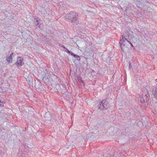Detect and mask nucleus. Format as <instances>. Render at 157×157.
Here are the masks:
<instances>
[{
    "mask_svg": "<svg viewBox=\"0 0 157 157\" xmlns=\"http://www.w3.org/2000/svg\"><path fill=\"white\" fill-rule=\"evenodd\" d=\"M78 14L75 12L72 11L67 14L65 17V19L70 20L71 22L77 25L79 23Z\"/></svg>",
    "mask_w": 157,
    "mask_h": 157,
    "instance_id": "f257e3e1",
    "label": "nucleus"
},
{
    "mask_svg": "<svg viewBox=\"0 0 157 157\" xmlns=\"http://www.w3.org/2000/svg\"><path fill=\"white\" fill-rule=\"evenodd\" d=\"M133 33V32L130 30V28H127V29L125 30L124 32V36H123V37L127 40L128 41H130V38H132V35Z\"/></svg>",
    "mask_w": 157,
    "mask_h": 157,
    "instance_id": "f03ea898",
    "label": "nucleus"
},
{
    "mask_svg": "<svg viewBox=\"0 0 157 157\" xmlns=\"http://www.w3.org/2000/svg\"><path fill=\"white\" fill-rule=\"evenodd\" d=\"M122 38L121 37V40L120 42V44L121 46V48L123 51L124 50V47H127L128 45V44H129V42H130V41H128L127 40H126L124 37H123V36H121Z\"/></svg>",
    "mask_w": 157,
    "mask_h": 157,
    "instance_id": "7ed1b4c3",
    "label": "nucleus"
},
{
    "mask_svg": "<svg viewBox=\"0 0 157 157\" xmlns=\"http://www.w3.org/2000/svg\"><path fill=\"white\" fill-rule=\"evenodd\" d=\"M107 102L105 100H103L99 105V109H100L103 110L107 108L108 106L107 105Z\"/></svg>",
    "mask_w": 157,
    "mask_h": 157,
    "instance_id": "20e7f679",
    "label": "nucleus"
},
{
    "mask_svg": "<svg viewBox=\"0 0 157 157\" xmlns=\"http://www.w3.org/2000/svg\"><path fill=\"white\" fill-rule=\"evenodd\" d=\"M23 61V58L18 56L17 61L14 64L16 65L17 67H18L19 65L21 66L24 64V63Z\"/></svg>",
    "mask_w": 157,
    "mask_h": 157,
    "instance_id": "39448f33",
    "label": "nucleus"
},
{
    "mask_svg": "<svg viewBox=\"0 0 157 157\" xmlns=\"http://www.w3.org/2000/svg\"><path fill=\"white\" fill-rule=\"evenodd\" d=\"M142 95H143V98H144L146 103H147V102L149 100L150 98L149 94L148 93L147 91V90L146 91L144 90V92H143Z\"/></svg>",
    "mask_w": 157,
    "mask_h": 157,
    "instance_id": "423d86ee",
    "label": "nucleus"
},
{
    "mask_svg": "<svg viewBox=\"0 0 157 157\" xmlns=\"http://www.w3.org/2000/svg\"><path fill=\"white\" fill-rule=\"evenodd\" d=\"M13 53H11L10 56L8 58H7L6 60L7 61L8 63H11L12 62L13 59L12 58V56L13 55Z\"/></svg>",
    "mask_w": 157,
    "mask_h": 157,
    "instance_id": "0eeeda50",
    "label": "nucleus"
},
{
    "mask_svg": "<svg viewBox=\"0 0 157 157\" xmlns=\"http://www.w3.org/2000/svg\"><path fill=\"white\" fill-rule=\"evenodd\" d=\"M152 93L154 97L157 99V88L153 89Z\"/></svg>",
    "mask_w": 157,
    "mask_h": 157,
    "instance_id": "6e6552de",
    "label": "nucleus"
},
{
    "mask_svg": "<svg viewBox=\"0 0 157 157\" xmlns=\"http://www.w3.org/2000/svg\"><path fill=\"white\" fill-rule=\"evenodd\" d=\"M64 49V50L68 53L70 54L71 55L73 56L74 53L71 51H69L68 49H67L63 45L61 46Z\"/></svg>",
    "mask_w": 157,
    "mask_h": 157,
    "instance_id": "1a4fd4ad",
    "label": "nucleus"
},
{
    "mask_svg": "<svg viewBox=\"0 0 157 157\" xmlns=\"http://www.w3.org/2000/svg\"><path fill=\"white\" fill-rule=\"evenodd\" d=\"M34 22H35V25L36 26H38L39 28L40 27V25L41 24L39 25V22L38 20L37 19L35 18L34 20Z\"/></svg>",
    "mask_w": 157,
    "mask_h": 157,
    "instance_id": "9d476101",
    "label": "nucleus"
},
{
    "mask_svg": "<svg viewBox=\"0 0 157 157\" xmlns=\"http://www.w3.org/2000/svg\"><path fill=\"white\" fill-rule=\"evenodd\" d=\"M140 102L141 103H145L146 101H145V99H144V98H143V97H140Z\"/></svg>",
    "mask_w": 157,
    "mask_h": 157,
    "instance_id": "9b49d317",
    "label": "nucleus"
},
{
    "mask_svg": "<svg viewBox=\"0 0 157 157\" xmlns=\"http://www.w3.org/2000/svg\"><path fill=\"white\" fill-rule=\"evenodd\" d=\"M75 58H76L78 60V61H79L80 59V57L78 56V55H75V54H74L73 56Z\"/></svg>",
    "mask_w": 157,
    "mask_h": 157,
    "instance_id": "f8f14e48",
    "label": "nucleus"
},
{
    "mask_svg": "<svg viewBox=\"0 0 157 157\" xmlns=\"http://www.w3.org/2000/svg\"><path fill=\"white\" fill-rule=\"evenodd\" d=\"M3 106V102H2L0 100V106Z\"/></svg>",
    "mask_w": 157,
    "mask_h": 157,
    "instance_id": "ddd939ff",
    "label": "nucleus"
},
{
    "mask_svg": "<svg viewBox=\"0 0 157 157\" xmlns=\"http://www.w3.org/2000/svg\"><path fill=\"white\" fill-rule=\"evenodd\" d=\"M129 44H130L133 47V45L131 43V41H130V42H129Z\"/></svg>",
    "mask_w": 157,
    "mask_h": 157,
    "instance_id": "4468645a",
    "label": "nucleus"
},
{
    "mask_svg": "<svg viewBox=\"0 0 157 157\" xmlns=\"http://www.w3.org/2000/svg\"><path fill=\"white\" fill-rule=\"evenodd\" d=\"M131 65L130 64V63H129V68H131Z\"/></svg>",
    "mask_w": 157,
    "mask_h": 157,
    "instance_id": "2eb2a0df",
    "label": "nucleus"
}]
</instances>
